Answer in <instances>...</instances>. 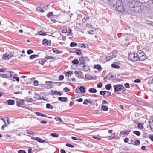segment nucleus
Instances as JSON below:
<instances>
[{"mask_svg": "<svg viewBox=\"0 0 153 153\" xmlns=\"http://www.w3.org/2000/svg\"><path fill=\"white\" fill-rule=\"evenodd\" d=\"M61 32L63 33H66L67 31V27L66 26H64L60 29Z\"/></svg>", "mask_w": 153, "mask_h": 153, "instance_id": "obj_10", "label": "nucleus"}, {"mask_svg": "<svg viewBox=\"0 0 153 153\" xmlns=\"http://www.w3.org/2000/svg\"><path fill=\"white\" fill-rule=\"evenodd\" d=\"M130 130H127L126 131L125 130L121 131L120 133V134H122L123 135H128L129 134L130 132Z\"/></svg>", "mask_w": 153, "mask_h": 153, "instance_id": "obj_12", "label": "nucleus"}, {"mask_svg": "<svg viewBox=\"0 0 153 153\" xmlns=\"http://www.w3.org/2000/svg\"><path fill=\"white\" fill-rule=\"evenodd\" d=\"M58 100L62 102H66L68 100L67 97H59L58 98Z\"/></svg>", "mask_w": 153, "mask_h": 153, "instance_id": "obj_9", "label": "nucleus"}, {"mask_svg": "<svg viewBox=\"0 0 153 153\" xmlns=\"http://www.w3.org/2000/svg\"><path fill=\"white\" fill-rule=\"evenodd\" d=\"M66 146L67 147L73 148L74 147V146L71 145L69 143H66Z\"/></svg>", "mask_w": 153, "mask_h": 153, "instance_id": "obj_43", "label": "nucleus"}, {"mask_svg": "<svg viewBox=\"0 0 153 153\" xmlns=\"http://www.w3.org/2000/svg\"><path fill=\"white\" fill-rule=\"evenodd\" d=\"M51 135L52 136L55 137H59L58 134L54 133L51 134Z\"/></svg>", "mask_w": 153, "mask_h": 153, "instance_id": "obj_40", "label": "nucleus"}, {"mask_svg": "<svg viewBox=\"0 0 153 153\" xmlns=\"http://www.w3.org/2000/svg\"><path fill=\"white\" fill-rule=\"evenodd\" d=\"M13 55H7L4 54L3 55L2 57L4 59H9L11 57H13Z\"/></svg>", "mask_w": 153, "mask_h": 153, "instance_id": "obj_8", "label": "nucleus"}, {"mask_svg": "<svg viewBox=\"0 0 153 153\" xmlns=\"http://www.w3.org/2000/svg\"><path fill=\"white\" fill-rule=\"evenodd\" d=\"M124 85L126 88H128L130 87L129 84L128 83H126L124 84Z\"/></svg>", "mask_w": 153, "mask_h": 153, "instance_id": "obj_56", "label": "nucleus"}, {"mask_svg": "<svg viewBox=\"0 0 153 153\" xmlns=\"http://www.w3.org/2000/svg\"><path fill=\"white\" fill-rule=\"evenodd\" d=\"M101 109L102 110L106 111L108 110V108L106 106L103 105L101 107Z\"/></svg>", "mask_w": 153, "mask_h": 153, "instance_id": "obj_23", "label": "nucleus"}, {"mask_svg": "<svg viewBox=\"0 0 153 153\" xmlns=\"http://www.w3.org/2000/svg\"><path fill=\"white\" fill-rule=\"evenodd\" d=\"M18 153H26L25 151L23 150H19L18 151Z\"/></svg>", "mask_w": 153, "mask_h": 153, "instance_id": "obj_63", "label": "nucleus"}, {"mask_svg": "<svg viewBox=\"0 0 153 153\" xmlns=\"http://www.w3.org/2000/svg\"><path fill=\"white\" fill-rule=\"evenodd\" d=\"M108 3L114 7L116 8L119 12L122 13L125 10V8L122 3L121 0H109Z\"/></svg>", "mask_w": 153, "mask_h": 153, "instance_id": "obj_1", "label": "nucleus"}, {"mask_svg": "<svg viewBox=\"0 0 153 153\" xmlns=\"http://www.w3.org/2000/svg\"><path fill=\"white\" fill-rule=\"evenodd\" d=\"M36 9L37 10L41 12H43L44 11V10L43 9L41 8L40 7H39L37 8Z\"/></svg>", "mask_w": 153, "mask_h": 153, "instance_id": "obj_52", "label": "nucleus"}, {"mask_svg": "<svg viewBox=\"0 0 153 153\" xmlns=\"http://www.w3.org/2000/svg\"><path fill=\"white\" fill-rule=\"evenodd\" d=\"M46 61L48 59H53L54 60V57L51 56H46L45 57Z\"/></svg>", "mask_w": 153, "mask_h": 153, "instance_id": "obj_27", "label": "nucleus"}, {"mask_svg": "<svg viewBox=\"0 0 153 153\" xmlns=\"http://www.w3.org/2000/svg\"><path fill=\"white\" fill-rule=\"evenodd\" d=\"M35 140H37V141H38L39 142L41 143L42 139L41 138H40L39 137H36V138Z\"/></svg>", "mask_w": 153, "mask_h": 153, "instance_id": "obj_58", "label": "nucleus"}, {"mask_svg": "<svg viewBox=\"0 0 153 153\" xmlns=\"http://www.w3.org/2000/svg\"><path fill=\"white\" fill-rule=\"evenodd\" d=\"M137 124L138 125V127L139 128L142 129L143 128V126L142 124H141V123H137Z\"/></svg>", "mask_w": 153, "mask_h": 153, "instance_id": "obj_35", "label": "nucleus"}, {"mask_svg": "<svg viewBox=\"0 0 153 153\" xmlns=\"http://www.w3.org/2000/svg\"><path fill=\"white\" fill-rule=\"evenodd\" d=\"M45 83H46L47 85H52L54 83V82L52 81H46L45 82Z\"/></svg>", "mask_w": 153, "mask_h": 153, "instance_id": "obj_29", "label": "nucleus"}, {"mask_svg": "<svg viewBox=\"0 0 153 153\" xmlns=\"http://www.w3.org/2000/svg\"><path fill=\"white\" fill-rule=\"evenodd\" d=\"M77 45V44L76 43L74 42H71L70 44V46L71 47L74 46H76Z\"/></svg>", "mask_w": 153, "mask_h": 153, "instance_id": "obj_39", "label": "nucleus"}, {"mask_svg": "<svg viewBox=\"0 0 153 153\" xmlns=\"http://www.w3.org/2000/svg\"><path fill=\"white\" fill-rule=\"evenodd\" d=\"M38 34L40 35L45 36L47 35L46 32H44L42 31H40L38 33Z\"/></svg>", "mask_w": 153, "mask_h": 153, "instance_id": "obj_28", "label": "nucleus"}, {"mask_svg": "<svg viewBox=\"0 0 153 153\" xmlns=\"http://www.w3.org/2000/svg\"><path fill=\"white\" fill-rule=\"evenodd\" d=\"M133 133L135 134V135H136L139 136H140V132L138 131H133Z\"/></svg>", "mask_w": 153, "mask_h": 153, "instance_id": "obj_33", "label": "nucleus"}, {"mask_svg": "<svg viewBox=\"0 0 153 153\" xmlns=\"http://www.w3.org/2000/svg\"><path fill=\"white\" fill-rule=\"evenodd\" d=\"M105 94V91H100V94L101 95L104 96Z\"/></svg>", "mask_w": 153, "mask_h": 153, "instance_id": "obj_55", "label": "nucleus"}, {"mask_svg": "<svg viewBox=\"0 0 153 153\" xmlns=\"http://www.w3.org/2000/svg\"><path fill=\"white\" fill-rule=\"evenodd\" d=\"M34 85L35 86H37L38 85V82L37 80H35L34 81Z\"/></svg>", "mask_w": 153, "mask_h": 153, "instance_id": "obj_62", "label": "nucleus"}, {"mask_svg": "<svg viewBox=\"0 0 153 153\" xmlns=\"http://www.w3.org/2000/svg\"><path fill=\"white\" fill-rule=\"evenodd\" d=\"M64 76L63 75H61L59 76V81H61L64 79Z\"/></svg>", "mask_w": 153, "mask_h": 153, "instance_id": "obj_45", "label": "nucleus"}, {"mask_svg": "<svg viewBox=\"0 0 153 153\" xmlns=\"http://www.w3.org/2000/svg\"><path fill=\"white\" fill-rule=\"evenodd\" d=\"M35 113L36 114V115L38 116H41L42 117H43V114L42 113L39 112H36Z\"/></svg>", "mask_w": 153, "mask_h": 153, "instance_id": "obj_42", "label": "nucleus"}, {"mask_svg": "<svg viewBox=\"0 0 153 153\" xmlns=\"http://www.w3.org/2000/svg\"><path fill=\"white\" fill-rule=\"evenodd\" d=\"M114 89V92L118 94L117 91H121L122 88L124 89V87L122 84H117L113 86Z\"/></svg>", "mask_w": 153, "mask_h": 153, "instance_id": "obj_4", "label": "nucleus"}, {"mask_svg": "<svg viewBox=\"0 0 153 153\" xmlns=\"http://www.w3.org/2000/svg\"><path fill=\"white\" fill-rule=\"evenodd\" d=\"M8 73L9 74V78H12V76L16 75V74L14 72L10 71H8Z\"/></svg>", "mask_w": 153, "mask_h": 153, "instance_id": "obj_14", "label": "nucleus"}, {"mask_svg": "<svg viewBox=\"0 0 153 153\" xmlns=\"http://www.w3.org/2000/svg\"><path fill=\"white\" fill-rule=\"evenodd\" d=\"M72 63L74 64L77 65L79 63V62L77 59H74L72 61Z\"/></svg>", "mask_w": 153, "mask_h": 153, "instance_id": "obj_31", "label": "nucleus"}, {"mask_svg": "<svg viewBox=\"0 0 153 153\" xmlns=\"http://www.w3.org/2000/svg\"><path fill=\"white\" fill-rule=\"evenodd\" d=\"M103 86L102 84V83L100 82L97 84V87L99 88H101Z\"/></svg>", "mask_w": 153, "mask_h": 153, "instance_id": "obj_53", "label": "nucleus"}, {"mask_svg": "<svg viewBox=\"0 0 153 153\" xmlns=\"http://www.w3.org/2000/svg\"><path fill=\"white\" fill-rule=\"evenodd\" d=\"M46 108L48 109H51L53 108V106L49 103H48L46 105Z\"/></svg>", "mask_w": 153, "mask_h": 153, "instance_id": "obj_26", "label": "nucleus"}, {"mask_svg": "<svg viewBox=\"0 0 153 153\" xmlns=\"http://www.w3.org/2000/svg\"><path fill=\"white\" fill-rule=\"evenodd\" d=\"M141 82V81L140 79H135L134 81V82L135 83H140Z\"/></svg>", "mask_w": 153, "mask_h": 153, "instance_id": "obj_60", "label": "nucleus"}, {"mask_svg": "<svg viewBox=\"0 0 153 153\" xmlns=\"http://www.w3.org/2000/svg\"><path fill=\"white\" fill-rule=\"evenodd\" d=\"M88 91L90 93H95L97 92V91L94 88H91L89 89Z\"/></svg>", "mask_w": 153, "mask_h": 153, "instance_id": "obj_15", "label": "nucleus"}, {"mask_svg": "<svg viewBox=\"0 0 153 153\" xmlns=\"http://www.w3.org/2000/svg\"><path fill=\"white\" fill-rule=\"evenodd\" d=\"M87 102L91 104L92 103V101H91V100H88L87 99H85L84 100V102H83V104L87 105Z\"/></svg>", "mask_w": 153, "mask_h": 153, "instance_id": "obj_18", "label": "nucleus"}, {"mask_svg": "<svg viewBox=\"0 0 153 153\" xmlns=\"http://www.w3.org/2000/svg\"><path fill=\"white\" fill-rule=\"evenodd\" d=\"M72 74H73V73L71 71V72L70 71H69L66 73V75L67 76H71Z\"/></svg>", "mask_w": 153, "mask_h": 153, "instance_id": "obj_44", "label": "nucleus"}, {"mask_svg": "<svg viewBox=\"0 0 153 153\" xmlns=\"http://www.w3.org/2000/svg\"><path fill=\"white\" fill-rule=\"evenodd\" d=\"M55 94H57L60 96H61L62 95V94H61L60 92H58L57 91H55L54 93H53V95Z\"/></svg>", "mask_w": 153, "mask_h": 153, "instance_id": "obj_30", "label": "nucleus"}, {"mask_svg": "<svg viewBox=\"0 0 153 153\" xmlns=\"http://www.w3.org/2000/svg\"><path fill=\"white\" fill-rule=\"evenodd\" d=\"M43 44L44 45H48V41L46 39H43Z\"/></svg>", "mask_w": 153, "mask_h": 153, "instance_id": "obj_36", "label": "nucleus"}, {"mask_svg": "<svg viewBox=\"0 0 153 153\" xmlns=\"http://www.w3.org/2000/svg\"><path fill=\"white\" fill-rule=\"evenodd\" d=\"M140 143V140H136L135 141L134 145H138Z\"/></svg>", "mask_w": 153, "mask_h": 153, "instance_id": "obj_46", "label": "nucleus"}, {"mask_svg": "<svg viewBox=\"0 0 153 153\" xmlns=\"http://www.w3.org/2000/svg\"><path fill=\"white\" fill-rule=\"evenodd\" d=\"M79 52H80V49H76L75 51V53L77 55H79Z\"/></svg>", "mask_w": 153, "mask_h": 153, "instance_id": "obj_50", "label": "nucleus"}, {"mask_svg": "<svg viewBox=\"0 0 153 153\" xmlns=\"http://www.w3.org/2000/svg\"><path fill=\"white\" fill-rule=\"evenodd\" d=\"M149 138L151 140L153 141V135H149Z\"/></svg>", "mask_w": 153, "mask_h": 153, "instance_id": "obj_64", "label": "nucleus"}, {"mask_svg": "<svg viewBox=\"0 0 153 153\" xmlns=\"http://www.w3.org/2000/svg\"><path fill=\"white\" fill-rule=\"evenodd\" d=\"M95 68L97 69L99 71H101L102 69V68L101 67L100 65H94Z\"/></svg>", "mask_w": 153, "mask_h": 153, "instance_id": "obj_17", "label": "nucleus"}, {"mask_svg": "<svg viewBox=\"0 0 153 153\" xmlns=\"http://www.w3.org/2000/svg\"><path fill=\"white\" fill-rule=\"evenodd\" d=\"M134 11L136 13H140L142 12L143 11V9L140 7H134Z\"/></svg>", "mask_w": 153, "mask_h": 153, "instance_id": "obj_7", "label": "nucleus"}, {"mask_svg": "<svg viewBox=\"0 0 153 153\" xmlns=\"http://www.w3.org/2000/svg\"><path fill=\"white\" fill-rule=\"evenodd\" d=\"M106 76L107 77V79L108 80H110L111 79V78L110 73L109 74Z\"/></svg>", "mask_w": 153, "mask_h": 153, "instance_id": "obj_61", "label": "nucleus"}, {"mask_svg": "<svg viewBox=\"0 0 153 153\" xmlns=\"http://www.w3.org/2000/svg\"><path fill=\"white\" fill-rule=\"evenodd\" d=\"M54 119L56 121H59L62 122H63V121L60 117H56L54 118Z\"/></svg>", "mask_w": 153, "mask_h": 153, "instance_id": "obj_34", "label": "nucleus"}, {"mask_svg": "<svg viewBox=\"0 0 153 153\" xmlns=\"http://www.w3.org/2000/svg\"><path fill=\"white\" fill-rule=\"evenodd\" d=\"M52 50L53 52L56 54H59L60 53V51L56 49V48H53L52 49Z\"/></svg>", "mask_w": 153, "mask_h": 153, "instance_id": "obj_24", "label": "nucleus"}, {"mask_svg": "<svg viewBox=\"0 0 153 153\" xmlns=\"http://www.w3.org/2000/svg\"><path fill=\"white\" fill-rule=\"evenodd\" d=\"M105 94L106 95V96H110L111 94V93L110 92L105 91Z\"/></svg>", "mask_w": 153, "mask_h": 153, "instance_id": "obj_51", "label": "nucleus"}, {"mask_svg": "<svg viewBox=\"0 0 153 153\" xmlns=\"http://www.w3.org/2000/svg\"><path fill=\"white\" fill-rule=\"evenodd\" d=\"M34 95L35 96L34 97V98L35 99L38 100L41 99L40 95L38 94L35 93Z\"/></svg>", "mask_w": 153, "mask_h": 153, "instance_id": "obj_13", "label": "nucleus"}, {"mask_svg": "<svg viewBox=\"0 0 153 153\" xmlns=\"http://www.w3.org/2000/svg\"><path fill=\"white\" fill-rule=\"evenodd\" d=\"M72 30L70 28H69L68 29V33L67 34V35L69 36H72L73 35V33L72 32Z\"/></svg>", "mask_w": 153, "mask_h": 153, "instance_id": "obj_37", "label": "nucleus"}, {"mask_svg": "<svg viewBox=\"0 0 153 153\" xmlns=\"http://www.w3.org/2000/svg\"><path fill=\"white\" fill-rule=\"evenodd\" d=\"M16 105L18 107L26 108L24 104V100L23 99L20 100L19 101H17Z\"/></svg>", "mask_w": 153, "mask_h": 153, "instance_id": "obj_5", "label": "nucleus"}, {"mask_svg": "<svg viewBox=\"0 0 153 153\" xmlns=\"http://www.w3.org/2000/svg\"><path fill=\"white\" fill-rule=\"evenodd\" d=\"M46 60L45 58L44 59H42L41 61H39V63L42 65H43L45 62Z\"/></svg>", "mask_w": 153, "mask_h": 153, "instance_id": "obj_25", "label": "nucleus"}, {"mask_svg": "<svg viewBox=\"0 0 153 153\" xmlns=\"http://www.w3.org/2000/svg\"><path fill=\"white\" fill-rule=\"evenodd\" d=\"M13 78L16 79L17 82H19V79L18 77L14 76L13 77Z\"/></svg>", "mask_w": 153, "mask_h": 153, "instance_id": "obj_59", "label": "nucleus"}, {"mask_svg": "<svg viewBox=\"0 0 153 153\" xmlns=\"http://www.w3.org/2000/svg\"><path fill=\"white\" fill-rule=\"evenodd\" d=\"M33 51L31 49L28 50L27 51V53L29 55H30V54H32V53H33Z\"/></svg>", "mask_w": 153, "mask_h": 153, "instance_id": "obj_48", "label": "nucleus"}, {"mask_svg": "<svg viewBox=\"0 0 153 153\" xmlns=\"http://www.w3.org/2000/svg\"><path fill=\"white\" fill-rule=\"evenodd\" d=\"M53 15V13L52 12H49L47 15V16L49 17H51V16H52Z\"/></svg>", "mask_w": 153, "mask_h": 153, "instance_id": "obj_57", "label": "nucleus"}, {"mask_svg": "<svg viewBox=\"0 0 153 153\" xmlns=\"http://www.w3.org/2000/svg\"><path fill=\"white\" fill-rule=\"evenodd\" d=\"M79 61H80V62L83 64V65H84V64L85 63V61L84 59H83V58L82 57H81L79 58Z\"/></svg>", "mask_w": 153, "mask_h": 153, "instance_id": "obj_22", "label": "nucleus"}, {"mask_svg": "<svg viewBox=\"0 0 153 153\" xmlns=\"http://www.w3.org/2000/svg\"><path fill=\"white\" fill-rule=\"evenodd\" d=\"M132 39V36L130 35L127 34V36L126 37L125 40L126 41H129Z\"/></svg>", "mask_w": 153, "mask_h": 153, "instance_id": "obj_16", "label": "nucleus"}, {"mask_svg": "<svg viewBox=\"0 0 153 153\" xmlns=\"http://www.w3.org/2000/svg\"><path fill=\"white\" fill-rule=\"evenodd\" d=\"M146 23L147 24H149L153 26V22L149 20H147L146 21Z\"/></svg>", "mask_w": 153, "mask_h": 153, "instance_id": "obj_47", "label": "nucleus"}, {"mask_svg": "<svg viewBox=\"0 0 153 153\" xmlns=\"http://www.w3.org/2000/svg\"><path fill=\"white\" fill-rule=\"evenodd\" d=\"M89 19V18L87 16H85L82 19V21L83 22H85L86 20H88Z\"/></svg>", "mask_w": 153, "mask_h": 153, "instance_id": "obj_41", "label": "nucleus"}, {"mask_svg": "<svg viewBox=\"0 0 153 153\" xmlns=\"http://www.w3.org/2000/svg\"><path fill=\"white\" fill-rule=\"evenodd\" d=\"M7 102L8 105H13L14 104L15 102L13 100L9 99L7 100Z\"/></svg>", "mask_w": 153, "mask_h": 153, "instance_id": "obj_11", "label": "nucleus"}, {"mask_svg": "<svg viewBox=\"0 0 153 153\" xmlns=\"http://www.w3.org/2000/svg\"><path fill=\"white\" fill-rule=\"evenodd\" d=\"M0 77L2 78H9V75L6 74H0Z\"/></svg>", "mask_w": 153, "mask_h": 153, "instance_id": "obj_19", "label": "nucleus"}, {"mask_svg": "<svg viewBox=\"0 0 153 153\" xmlns=\"http://www.w3.org/2000/svg\"><path fill=\"white\" fill-rule=\"evenodd\" d=\"M83 67L84 68V70L85 71H88L89 70V68L88 66H86L84 65H83Z\"/></svg>", "mask_w": 153, "mask_h": 153, "instance_id": "obj_32", "label": "nucleus"}, {"mask_svg": "<svg viewBox=\"0 0 153 153\" xmlns=\"http://www.w3.org/2000/svg\"><path fill=\"white\" fill-rule=\"evenodd\" d=\"M111 88V84H108L106 85L105 86V89L108 90H110Z\"/></svg>", "mask_w": 153, "mask_h": 153, "instance_id": "obj_21", "label": "nucleus"}, {"mask_svg": "<svg viewBox=\"0 0 153 153\" xmlns=\"http://www.w3.org/2000/svg\"><path fill=\"white\" fill-rule=\"evenodd\" d=\"M117 51L114 50L111 53L108 54L107 55L106 58V60L108 61L111 59L116 57L117 56Z\"/></svg>", "mask_w": 153, "mask_h": 153, "instance_id": "obj_3", "label": "nucleus"}, {"mask_svg": "<svg viewBox=\"0 0 153 153\" xmlns=\"http://www.w3.org/2000/svg\"><path fill=\"white\" fill-rule=\"evenodd\" d=\"M63 90L65 92H68L70 91V90L67 87H65L64 88Z\"/></svg>", "mask_w": 153, "mask_h": 153, "instance_id": "obj_49", "label": "nucleus"}, {"mask_svg": "<svg viewBox=\"0 0 153 153\" xmlns=\"http://www.w3.org/2000/svg\"><path fill=\"white\" fill-rule=\"evenodd\" d=\"M86 25L87 27H88L89 28H93V25L87 23V24H86Z\"/></svg>", "mask_w": 153, "mask_h": 153, "instance_id": "obj_54", "label": "nucleus"}, {"mask_svg": "<svg viewBox=\"0 0 153 153\" xmlns=\"http://www.w3.org/2000/svg\"><path fill=\"white\" fill-rule=\"evenodd\" d=\"M111 66L112 68H119L120 67L119 66L114 64H112Z\"/></svg>", "mask_w": 153, "mask_h": 153, "instance_id": "obj_38", "label": "nucleus"}, {"mask_svg": "<svg viewBox=\"0 0 153 153\" xmlns=\"http://www.w3.org/2000/svg\"><path fill=\"white\" fill-rule=\"evenodd\" d=\"M139 54L137 53H130L128 54V59L131 61H136L139 59Z\"/></svg>", "mask_w": 153, "mask_h": 153, "instance_id": "obj_2", "label": "nucleus"}, {"mask_svg": "<svg viewBox=\"0 0 153 153\" xmlns=\"http://www.w3.org/2000/svg\"><path fill=\"white\" fill-rule=\"evenodd\" d=\"M79 90L82 93H85L86 91L85 87L83 86L79 87Z\"/></svg>", "mask_w": 153, "mask_h": 153, "instance_id": "obj_20", "label": "nucleus"}, {"mask_svg": "<svg viewBox=\"0 0 153 153\" xmlns=\"http://www.w3.org/2000/svg\"><path fill=\"white\" fill-rule=\"evenodd\" d=\"M139 58L138 60L143 61L146 58V55L144 54H139Z\"/></svg>", "mask_w": 153, "mask_h": 153, "instance_id": "obj_6", "label": "nucleus"}]
</instances>
